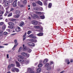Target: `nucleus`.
<instances>
[{
  "label": "nucleus",
  "instance_id": "f257e3e1",
  "mask_svg": "<svg viewBox=\"0 0 73 73\" xmlns=\"http://www.w3.org/2000/svg\"><path fill=\"white\" fill-rule=\"evenodd\" d=\"M34 28L35 29H39L40 28V30L39 31V32H42V27H40L39 26H35L34 27Z\"/></svg>",
  "mask_w": 73,
  "mask_h": 73
},
{
  "label": "nucleus",
  "instance_id": "f03ea898",
  "mask_svg": "<svg viewBox=\"0 0 73 73\" xmlns=\"http://www.w3.org/2000/svg\"><path fill=\"white\" fill-rule=\"evenodd\" d=\"M21 55L25 57H29V54H28L26 53L23 52L21 54Z\"/></svg>",
  "mask_w": 73,
  "mask_h": 73
},
{
  "label": "nucleus",
  "instance_id": "7ed1b4c3",
  "mask_svg": "<svg viewBox=\"0 0 73 73\" xmlns=\"http://www.w3.org/2000/svg\"><path fill=\"white\" fill-rule=\"evenodd\" d=\"M30 15L31 17L33 19H34V17H37V15L36 14H34L33 13H30Z\"/></svg>",
  "mask_w": 73,
  "mask_h": 73
},
{
  "label": "nucleus",
  "instance_id": "20e7f679",
  "mask_svg": "<svg viewBox=\"0 0 73 73\" xmlns=\"http://www.w3.org/2000/svg\"><path fill=\"white\" fill-rule=\"evenodd\" d=\"M14 42L15 44V45L14 47H13V48H16V47L17 46V45H18V43H17V40L16 39L15 40Z\"/></svg>",
  "mask_w": 73,
  "mask_h": 73
},
{
  "label": "nucleus",
  "instance_id": "39448f33",
  "mask_svg": "<svg viewBox=\"0 0 73 73\" xmlns=\"http://www.w3.org/2000/svg\"><path fill=\"white\" fill-rule=\"evenodd\" d=\"M18 60L20 62L23 63V64H24L25 63V60H24L23 59H18Z\"/></svg>",
  "mask_w": 73,
  "mask_h": 73
},
{
  "label": "nucleus",
  "instance_id": "423d86ee",
  "mask_svg": "<svg viewBox=\"0 0 73 73\" xmlns=\"http://www.w3.org/2000/svg\"><path fill=\"white\" fill-rule=\"evenodd\" d=\"M27 70L28 71L30 72V73H35V71H33V70H32L30 68H27Z\"/></svg>",
  "mask_w": 73,
  "mask_h": 73
},
{
  "label": "nucleus",
  "instance_id": "0eeeda50",
  "mask_svg": "<svg viewBox=\"0 0 73 73\" xmlns=\"http://www.w3.org/2000/svg\"><path fill=\"white\" fill-rule=\"evenodd\" d=\"M28 37H31V38H36V37L33 36V34L29 35Z\"/></svg>",
  "mask_w": 73,
  "mask_h": 73
},
{
  "label": "nucleus",
  "instance_id": "6e6552de",
  "mask_svg": "<svg viewBox=\"0 0 73 73\" xmlns=\"http://www.w3.org/2000/svg\"><path fill=\"white\" fill-rule=\"evenodd\" d=\"M29 41L31 42H36L37 40H35L33 39H31L29 40Z\"/></svg>",
  "mask_w": 73,
  "mask_h": 73
},
{
  "label": "nucleus",
  "instance_id": "1a4fd4ad",
  "mask_svg": "<svg viewBox=\"0 0 73 73\" xmlns=\"http://www.w3.org/2000/svg\"><path fill=\"white\" fill-rule=\"evenodd\" d=\"M33 24L35 25H37L38 24V22L36 21H34L33 22Z\"/></svg>",
  "mask_w": 73,
  "mask_h": 73
},
{
  "label": "nucleus",
  "instance_id": "9d476101",
  "mask_svg": "<svg viewBox=\"0 0 73 73\" xmlns=\"http://www.w3.org/2000/svg\"><path fill=\"white\" fill-rule=\"evenodd\" d=\"M17 4V0H15L13 2V7H16Z\"/></svg>",
  "mask_w": 73,
  "mask_h": 73
},
{
  "label": "nucleus",
  "instance_id": "9b49d317",
  "mask_svg": "<svg viewBox=\"0 0 73 73\" xmlns=\"http://www.w3.org/2000/svg\"><path fill=\"white\" fill-rule=\"evenodd\" d=\"M16 63L17 66L18 67H20V66H21L20 64L17 61H16Z\"/></svg>",
  "mask_w": 73,
  "mask_h": 73
},
{
  "label": "nucleus",
  "instance_id": "f8f14e48",
  "mask_svg": "<svg viewBox=\"0 0 73 73\" xmlns=\"http://www.w3.org/2000/svg\"><path fill=\"white\" fill-rule=\"evenodd\" d=\"M8 24L9 25H12V26H13L14 25V23H13L10 22H9L8 23Z\"/></svg>",
  "mask_w": 73,
  "mask_h": 73
},
{
  "label": "nucleus",
  "instance_id": "ddd939ff",
  "mask_svg": "<svg viewBox=\"0 0 73 73\" xmlns=\"http://www.w3.org/2000/svg\"><path fill=\"white\" fill-rule=\"evenodd\" d=\"M13 17L15 18H16L17 19V18H19V17H20V15H14L13 16Z\"/></svg>",
  "mask_w": 73,
  "mask_h": 73
},
{
  "label": "nucleus",
  "instance_id": "4468645a",
  "mask_svg": "<svg viewBox=\"0 0 73 73\" xmlns=\"http://www.w3.org/2000/svg\"><path fill=\"white\" fill-rule=\"evenodd\" d=\"M48 61V59H45L43 61V63L44 64H46V63Z\"/></svg>",
  "mask_w": 73,
  "mask_h": 73
},
{
  "label": "nucleus",
  "instance_id": "2eb2a0df",
  "mask_svg": "<svg viewBox=\"0 0 73 73\" xmlns=\"http://www.w3.org/2000/svg\"><path fill=\"white\" fill-rule=\"evenodd\" d=\"M37 3L39 5H41V6H42V3L40 1H38Z\"/></svg>",
  "mask_w": 73,
  "mask_h": 73
},
{
  "label": "nucleus",
  "instance_id": "dca6fc26",
  "mask_svg": "<svg viewBox=\"0 0 73 73\" xmlns=\"http://www.w3.org/2000/svg\"><path fill=\"white\" fill-rule=\"evenodd\" d=\"M41 71V69L40 68H38L37 70V72L38 73H40Z\"/></svg>",
  "mask_w": 73,
  "mask_h": 73
},
{
  "label": "nucleus",
  "instance_id": "f3484780",
  "mask_svg": "<svg viewBox=\"0 0 73 73\" xmlns=\"http://www.w3.org/2000/svg\"><path fill=\"white\" fill-rule=\"evenodd\" d=\"M23 50H27V47L25 46V45L23 44Z\"/></svg>",
  "mask_w": 73,
  "mask_h": 73
},
{
  "label": "nucleus",
  "instance_id": "a211bd4d",
  "mask_svg": "<svg viewBox=\"0 0 73 73\" xmlns=\"http://www.w3.org/2000/svg\"><path fill=\"white\" fill-rule=\"evenodd\" d=\"M37 36H43V33H40L37 34Z\"/></svg>",
  "mask_w": 73,
  "mask_h": 73
},
{
  "label": "nucleus",
  "instance_id": "6ab92c4d",
  "mask_svg": "<svg viewBox=\"0 0 73 73\" xmlns=\"http://www.w3.org/2000/svg\"><path fill=\"white\" fill-rule=\"evenodd\" d=\"M24 25V22H21L20 24V27H22L23 25Z\"/></svg>",
  "mask_w": 73,
  "mask_h": 73
},
{
  "label": "nucleus",
  "instance_id": "aec40b11",
  "mask_svg": "<svg viewBox=\"0 0 73 73\" xmlns=\"http://www.w3.org/2000/svg\"><path fill=\"white\" fill-rule=\"evenodd\" d=\"M12 72H16V68H14L12 69Z\"/></svg>",
  "mask_w": 73,
  "mask_h": 73
},
{
  "label": "nucleus",
  "instance_id": "412c9836",
  "mask_svg": "<svg viewBox=\"0 0 73 73\" xmlns=\"http://www.w3.org/2000/svg\"><path fill=\"white\" fill-rule=\"evenodd\" d=\"M9 5V3H8V2H6L5 3V6H8V5Z\"/></svg>",
  "mask_w": 73,
  "mask_h": 73
},
{
  "label": "nucleus",
  "instance_id": "4be33fe9",
  "mask_svg": "<svg viewBox=\"0 0 73 73\" xmlns=\"http://www.w3.org/2000/svg\"><path fill=\"white\" fill-rule=\"evenodd\" d=\"M8 14H9V12H8V11H6V12L5 14V16H7Z\"/></svg>",
  "mask_w": 73,
  "mask_h": 73
},
{
  "label": "nucleus",
  "instance_id": "5701e85b",
  "mask_svg": "<svg viewBox=\"0 0 73 73\" xmlns=\"http://www.w3.org/2000/svg\"><path fill=\"white\" fill-rule=\"evenodd\" d=\"M9 28H10V29H13L14 28V27L13 26H8Z\"/></svg>",
  "mask_w": 73,
  "mask_h": 73
},
{
  "label": "nucleus",
  "instance_id": "b1692460",
  "mask_svg": "<svg viewBox=\"0 0 73 73\" xmlns=\"http://www.w3.org/2000/svg\"><path fill=\"white\" fill-rule=\"evenodd\" d=\"M52 3H49V5H48V8H51L52 7Z\"/></svg>",
  "mask_w": 73,
  "mask_h": 73
},
{
  "label": "nucleus",
  "instance_id": "393cba45",
  "mask_svg": "<svg viewBox=\"0 0 73 73\" xmlns=\"http://www.w3.org/2000/svg\"><path fill=\"white\" fill-rule=\"evenodd\" d=\"M27 51L28 52H29V53H31V52H32V50L28 48L27 49Z\"/></svg>",
  "mask_w": 73,
  "mask_h": 73
},
{
  "label": "nucleus",
  "instance_id": "a878e982",
  "mask_svg": "<svg viewBox=\"0 0 73 73\" xmlns=\"http://www.w3.org/2000/svg\"><path fill=\"white\" fill-rule=\"evenodd\" d=\"M42 66V63H40L38 65V67L40 68V67H41Z\"/></svg>",
  "mask_w": 73,
  "mask_h": 73
},
{
  "label": "nucleus",
  "instance_id": "bb28decb",
  "mask_svg": "<svg viewBox=\"0 0 73 73\" xmlns=\"http://www.w3.org/2000/svg\"><path fill=\"white\" fill-rule=\"evenodd\" d=\"M40 17L41 19H45V16L44 15L40 16Z\"/></svg>",
  "mask_w": 73,
  "mask_h": 73
},
{
  "label": "nucleus",
  "instance_id": "cd10ccee",
  "mask_svg": "<svg viewBox=\"0 0 73 73\" xmlns=\"http://www.w3.org/2000/svg\"><path fill=\"white\" fill-rule=\"evenodd\" d=\"M5 28H6V26L5 25H4L2 27V29L3 30H4V29H5Z\"/></svg>",
  "mask_w": 73,
  "mask_h": 73
},
{
  "label": "nucleus",
  "instance_id": "c85d7f7f",
  "mask_svg": "<svg viewBox=\"0 0 73 73\" xmlns=\"http://www.w3.org/2000/svg\"><path fill=\"white\" fill-rule=\"evenodd\" d=\"M65 61L66 62H67V64H69L70 63V62H69V60L68 59L66 60Z\"/></svg>",
  "mask_w": 73,
  "mask_h": 73
},
{
  "label": "nucleus",
  "instance_id": "c756f323",
  "mask_svg": "<svg viewBox=\"0 0 73 73\" xmlns=\"http://www.w3.org/2000/svg\"><path fill=\"white\" fill-rule=\"evenodd\" d=\"M3 10V11H1L0 13L1 15H3L4 14V11H5L3 9V10Z\"/></svg>",
  "mask_w": 73,
  "mask_h": 73
},
{
  "label": "nucleus",
  "instance_id": "7c9ffc66",
  "mask_svg": "<svg viewBox=\"0 0 73 73\" xmlns=\"http://www.w3.org/2000/svg\"><path fill=\"white\" fill-rule=\"evenodd\" d=\"M35 11H38L39 10V8L38 7H35L34 8Z\"/></svg>",
  "mask_w": 73,
  "mask_h": 73
},
{
  "label": "nucleus",
  "instance_id": "2f4dec72",
  "mask_svg": "<svg viewBox=\"0 0 73 73\" xmlns=\"http://www.w3.org/2000/svg\"><path fill=\"white\" fill-rule=\"evenodd\" d=\"M16 14L18 15V14H20V11H16Z\"/></svg>",
  "mask_w": 73,
  "mask_h": 73
},
{
  "label": "nucleus",
  "instance_id": "473e14b6",
  "mask_svg": "<svg viewBox=\"0 0 73 73\" xmlns=\"http://www.w3.org/2000/svg\"><path fill=\"white\" fill-rule=\"evenodd\" d=\"M0 9H2V10H3L4 9V7L0 5Z\"/></svg>",
  "mask_w": 73,
  "mask_h": 73
},
{
  "label": "nucleus",
  "instance_id": "72a5a7b5",
  "mask_svg": "<svg viewBox=\"0 0 73 73\" xmlns=\"http://www.w3.org/2000/svg\"><path fill=\"white\" fill-rule=\"evenodd\" d=\"M47 70H51V67H48L47 68Z\"/></svg>",
  "mask_w": 73,
  "mask_h": 73
},
{
  "label": "nucleus",
  "instance_id": "f704fd0d",
  "mask_svg": "<svg viewBox=\"0 0 73 73\" xmlns=\"http://www.w3.org/2000/svg\"><path fill=\"white\" fill-rule=\"evenodd\" d=\"M3 31H1V32H0V36H1L2 35H3Z\"/></svg>",
  "mask_w": 73,
  "mask_h": 73
},
{
  "label": "nucleus",
  "instance_id": "c9c22d12",
  "mask_svg": "<svg viewBox=\"0 0 73 73\" xmlns=\"http://www.w3.org/2000/svg\"><path fill=\"white\" fill-rule=\"evenodd\" d=\"M15 71H16V72H19V69L18 68H16Z\"/></svg>",
  "mask_w": 73,
  "mask_h": 73
},
{
  "label": "nucleus",
  "instance_id": "e433bc0d",
  "mask_svg": "<svg viewBox=\"0 0 73 73\" xmlns=\"http://www.w3.org/2000/svg\"><path fill=\"white\" fill-rule=\"evenodd\" d=\"M49 66V63H46V64L45 65V67H47V66Z\"/></svg>",
  "mask_w": 73,
  "mask_h": 73
},
{
  "label": "nucleus",
  "instance_id": "4c0bfd02",
  "mask_svg": "<svg viewBox=\"0 0 73 73\" xmlns=\"http://www.w3.org/2000/svg\"><path fill=\"white\" fill-rule=\"evenodd\" d=\"M28 44L29 46H32V42H29L28 43Z\"/></svg>",
  "mask_w": 73,
  "mask_h": 73
},
{
  "label": "nucleus",
  "instance_id": "58836bf2",
  "mask_svg": "<svg viewBox=\"0 0 73 73\" xmlns=\"http://www.w3.org/2000/svg\"><path fill=\"white\" fill-rule=\"evenodd\" d=\"M18 57L19 58H21L22 59L23 58V56L22 55H18Z\"/></svg>",
  "mask_w": 73,
  "mask_h": 73
},
{
  "label": "nucleus",
  "instance_id": "ea45409f",
  "mask_svg": "<svg viewBox=\"0 0 73 73\" xmlns=\"http://www.w3.org/2000/svg\"><path fill=\"white\" fill-rule=\"evenodd\" d=\"M32 4L33 7H35L36 5V4L35 3H33Z\"/></svg>",
  "mask_w": 73,
  "mask_h": 73
},
{
  "label": "nucleus",
  "instance_id": "a19ab883",
  "mask_svg": "<svg viewBox=\"0 0 73 73\" xmlns=\"http://www.w3.org/2000/svg\"><path fill=\"white\" fill-rule=\"evenodd\" d=\"M32 33V32L30 31H28V32L27 33V34L28 35H30V33Z\"/></svg>",
  "mask_w": 73,
  "mask_h": 73
},
{
  "label": "nucleus",
  "instance_id": "79ce46f5",
  "mask_svg": "<svg viewBox=\"0 0 73 73\" xmlns=\"http://www.w3.org/2000/svg\"><path fill=\"white\" fill-rule=\"evenodd\" d=\"M36 14H38V15L41 14V12H36Z\"/></svg>",
  "mask_w": 73,
  "mask_h": 73
},
{
  "label": "nucleus",
  "instance_id": "37998d69",
  "mask_svg": "<svg viewBox=\"0 0 73 73\" xmlns=\"http://www.w3.org/2000/svg\"><path fill=\"white\" fill-rule=\"evenodd\" d=\"M4 24V23L3 22H1L0 23V25H2Z\"/></svg>",
  "mask_w": 73,
  "mask_h": 73
},
{
  "label": "nucleus",
  "instance_id": "c03bdc74",
  "mask_svg": "<svg viewBox=\"0 0 73 73\" xmlns=\"http://www.w3.org/2000/svg\"><path fill=\"white\" fill-rule=\"evenodd\" d=\"M35 46V44H34L32 42L31 44V46Z\"/></svg>",
  "mask_w": 73,
  "mask_h": 73
},
{
  "label": "nucleus",
  "instance_id": "a18cd8bd",
  "mask_svg": "<svg viewBox=\"0 0 73 73\" xmlns=\"http://www.w3.org/2000/svg\"><path fill=\"white\" fill-rule=\"evenodd\" d=\"M21 49H22V47H21L19 50V52H20L21 51Z\"/></svg>",
  "mask_w": 73,
  "mask_h": 73
},
{
  "label": "nucleus",
  "instance_id": "49530a36",
  "mask_svg": "<svg viewBox=\"0 0 73 73\" xmlns=\"http://www.w3.org/2000/svg\"><path fill=\"white\" fill-rule=\"evenodd\" d=\"M12 13H11L9 14L7 16L8 17H10V16H12Z\"/></svg>",
  "mask_w": 73,
  "mask_h": 73
},
{
  "label": "nucleus",
  "instance_id": "de8ad7c7",
  "mask_svg": "<svg viewBox=\"0 0 73 73\" xmlns=\"http://www.w3.org/2000/svg\"><path fill=\"white\" fill-rule=\"evenodd\" d=\"M15 31H17V32H20V30H19V29H15Z\"/></svg>",
  "mask_w": 73,
  "mask_h": 73
},
{
  "label": "nucleus",
  "instance_id": "09e8293b",
  "mask_svg": "<svg viewBox=\"0 0 73 73\" xmlns=\"http://www.w3.org/2000/svg\"><path fill=\"white\" fill-rule=\"evenodd\" d=\"M23 4H26V3H27V1H26V0H24L23 1Z\"/></svg>",
  "mask_w": 73,
  "mask_h": 73
},
{
  "label": "nucleus",
  "instance_id": "8fccbe9b",
  "mask_svg": "<svg viewBox=\"0 0 73 73\" xmlns=\"http://www.w3.org/2000/svg\"><path fill=\"white\" fill-rule=\"evenodd\" d=\"M25 63H26V64H28V63L29 62V61L28 60H25Z\"/></svg>",
  "mask_w": 73,
  "mask_h": 73
},
{
  "label": "nucleus",
  "instance_id": "3c124183",
  "mask_svg": "<svg viewBox=\"0 0 73 73\" xmlns=\"http://www.w3.org/2000/svg\"><path fill=\"white\" fill-rule=\"evenodd\" d=\"M14 66H15V64H11L10 65V66L11 67H12Z\"/></svg>",
  "mask_w": 73,
  "mask_h": 73
},
{
  "label": "nucleus",
  "instance_id": "603ef678",
  "mask_svg": "<svg viewBox=\"0 0 73 73\" xmlns=\"http://www.w3.org/2000/svg\"><path fill=\"white\" fill-rule=\"evenodd\" d=\"M8 34V33H7V32H4V35H7Z\"/></svg>",
  "mask_w": 73,
  "mask_h": 73
},
{
  "label": "nucleus",
  "instance_id": "864d4df0",
  "mask_svg": "<svg viewBox=\"0 0 73 73\" xmlns=\"http://www.w3.org/2000/svg\"><path fill=\"white\" fill-rule=\"evenodd\" d=\"M20 7L21 8H23L24 7V5H20Z\"/></svg>",
  "mask_w": 73,
  "mask_h": 73
},
{
  "label": "nucleus",
  "instance_id": "5fc2aeb1",
  "mask_svg": "<svg viewBox=\"0 0 73 73\" xmlns=\"http://www.w3.org/2000/svg\"><path fill=\"white\" fill-rule=\"evenodd\" d=\"M54 63L53 62L51 61L50 62V65H52V64H53Z\"/></svg>",
  "mask_w": 73,
  "mask_h": 73
},
{
  "label": "nucleus",
  "instance_id": "6e6d98bb",
  "mask_svg": "<svg viewBox=\"0 0 73 73\" xmlns=\"http://www.w3.org/2000/svg\"><path fill=\"white\" fill-rule=\"evenodd\" d=\"M27 35V33H25V34L23 36V37H26L25 36Z\"/></svg>",
  "mask_w": 73,
  "mask_h": 73
},
{
  "label": "nucleus",
  "instance_id": "4d7b16f0",
  "mask_svg": "<svg viewBox=\"0 0 73 73\" xmlns=\"http://www.w3.org/2000/svg\"><path fill=\"white\" fill-rule=\"evenodd\" d=\"M4 46H0V48H4Z\"/></svg>",
  "mask_w": 73,
  "mask_h": 73
},
{
  "label": "nucleus",
  "instance_id": "13d9d810",
  "mask_svg": "<svg viewBox=\"0 0 73 73\" xmlns=\"http://www.w3.org/2000/svg\"><path fill=\"white\" fill-rule=\"evenodd\" d=\"M13 0H9V3H12L13 1Z\"/></svg>",
  "mask_w": 73,
  "mask_h": 73
},
{
  "label": "nucleus",
  "instance_id": "bf43d9fd",
  "mask_svg": "<svg viewBox=\"0 0 73 73\" xmlns=\"http://www.w3.org/2000/svg\"><path fill=\"white\" fill-rule=\"evenodd\" d=\"M13 11V8H11L10 9V11Z\"/></svg>",
  "mask_w": 73,
  "mask_h": 73
},
{
  "label": "nucleus",
  "instance_id": "052dcab7",
  "mask_svg": "<svg viewBox=\"0 0 73 73\" xmlns=\"http://www.w3.org/2000/svg\"><path fill=\"white\" fill-rule=\"evenodd\" d=\"M11 21H15V19H13L11 20Z\"/></svg>",
  "mask_w": 73,
  "mask_h": 73
},
{
  "label": "nucleus",
  "instance_id": "680f3d73",
  "mask_svg": "<svg viewBox=\"0 0 73 73\" xmlns=\"http://www.w3.org/2000/svg\"><path fill=\"white\" fill-rule=\"evenodd\" d=\"M25 39H26V37H23V41H24V40H25Z\"/></svg>",
  "mask_w": 73,
  "mask_h": 73
},
{
  "label": "nucleus",
  "instance_id": "e2e57ef3",
  "mask_svg": "<svg viewBox=\"0 0 73 73\" xmlns=\"http://www.w3.org/2000/svg\"><path fill=\"white\" fill-rule=\"evenodd\" d=\"M7 58H9V54H7Z\"/></svg>",
  "mask_w": 73,
  "mask_h": 73
},
{
  "label": "nucleus",
  "instance_id": "0e129e2a",
  "mask_svg": "<svg viewBox=\"0 0 73 73\" xmlns=\"http://www.w3.org/2000/svg\"><path fill=\"white\" fill-rule=\"evenodd\" d=\"M5 1H6V0H3V4L5 2Z\"/></svg>",
  "mask_w": 73,
  "mask_h": 73
},
{
  "label": "nucleus",
  "instance_id": "69168bd1",
  "mask_svg": "<svg viewBox=\"0 0 73 73\" xmlns=\"http://www.w3.org/2000/svg\"><path fill=\"white\" fill-rule=\"evenodd\" d=\"M60 69L58 68L57 69V72H59V71H60Z\"/></svg>",
  "mask_w": 73,
  "mask_h": 73
},
{
  "label": "nucleus",
  "instance_id": "338daca9",
  "mask_svg": "<svg viewBox=\"0 0 73 73\" xmlns=\"http://www.w3.org/2000/svg\"><path fill=\"white\" fill-rule=\"evenodd\" d=\"M7 31H8L9 32H10V30H9V29H7Z\"/></svg>",
  "mask_w": 73,
  "mask_h": 73
},
{
  "label": "nucleus",
  "instance_id": "774afa93",
  "mask_svg": "<svg viewBox=\"0 0 73 73\" xmlns=\"http://www.w3.org/2000/svg\"><path fill=\"white\" fill-rule=\"evenodd\" d=\"M17 28H18V29H19V30H20V27H18Z\"/></svg>",
  "mask_w": 73,
  "mask_h": 73
}]
</instances>
